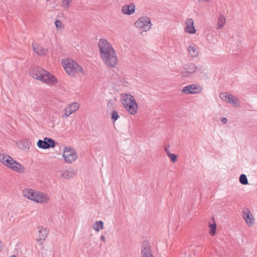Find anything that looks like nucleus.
Masks as SVG:
<instances>
[{
    "label": "nucleus",
    "mask_w": 257,
    "mask_h": 257,
    "mask_svg": "<svg viewBox=\"0 0 257 257\" xmlns=\"http://www.w3.org/2000/svg\"><path fill=\"white\" fill-rule=\"evenodd\" d=\"M219 97L221 99L224 101L225 100V92L220 93L219 94Z\"/></svg>",
    "instance_id": "38"
},
{
    "label": "nucleus",
    "mask_w": 257,
    "mask_h": 257,
    "mask_svg": "<svg viewBox=\"0 0 257 257\" xmlns=\"http://www.w3.org/2000/svg\"><path fill=\"white\" fill-rule=\"evenodd\" d=\"M100 56L105 64H117V58L112 45L105 39H101L98 42Z\"/></svg>",
    "instance_id": "1"
},
{
    "label": "nucleus",
    "mask_w": 257,
    "mask_h": 257,
    "mask_svg": "<svg viewBox=\"0 0 257 257\" xmlns=\"http://www.w3.org/2000/svg\"><path fill=\"white\" fill-rule=\"evenodd\" d=\"M242 217L248 226L251 227L254 224L255 218L248 208L244 207L242 209Z\"/></svg>",
    "instance_id": "8"
},
{
    "label": "nucleus",
    "mask_w": 257,
    "mask_h": 257,
    "mask_svg": "<svg viewBox=\"0 0 257 257\" xmlns=\"http://www.w3.org/2000/svg\"><path fill=\"white\" fill-rule=\"evenodd\" d=\"M41 82L50 86H57L60 83L58 78L54 74L47 70L44 73Z\"/></svg>",
    "instance_id": "4"
},
{
    "label": "nucleus",
    "mask_w": 257,
    "mask_h": 257,
    "mask_svg": "<svg viewBox=\"0 0 257 257\" xmlns=\"http://www.w3.org/2000/svg\"><path fill=\"white\" fill-rule=\"evenodd\" d=\"M108 66H109V65ZM109 66H110V67L111 68H114L115 66V65H109Z\"/></svg>",
    "instance_id": "41"
},
{
    "label": "nucleus",
    "mask_w": 257,
    "mask_h": 257,
    "mask_svg": "<svg viewBox=\"0 0 257 257\" xmlns=\"http://www.w3.org/2000/svg\"><path fill=\"white\" fill-rule=\"evenodd\" d=\"M226 98H227L228 102L233 106L238 107L239 106V99L230 94L226 95Z\"/></svg>",
    "instance_id": "20"
},
{
    "label": "nucleus",
    "mask_w": 257,
    "mask_h": 257,
    "mask_svg": "<svg viewBox=\"0 0 257 257\" xmlns=\"http://www.w3.org/2000/svg\"><path fill=\"white\" fill-rule=\"evenodd\" d=\"M121 101L124 107L130 114L135 115L137 113L138 105L133 95L130 94H122Z\"/></svg>",
    "instance_id": "2"
},
{
    "label": "nucleus",
    "mask_w": 257,
    "mask_h": 257,
    "mask_svg": "<svg viewBox=\"0 0 257 257\" xmlns=\"http://www.w3.org/2000/svg\"><path fill=\"white\" fill-rule=\"evenodd\" d=\"M14 165L15 167L13 169V171L19 173H23L25 172L24 167L18 162H15Z\"/></svg>",
    "instance_id": "25"
},
{
    "label": "nucleus",
    "mask_w": 257,
    "mask_h": 257,
    "mask_svg": "<svg viewBox=\"0 0 257 257\" xmlns=\"http://www.w3.org/2000/svg\"><path fill=\"white\" fill-rule=\"evenodd\" d=\"M11 257H17V256L15 255H13L11 256Z\"/></svg>",
    "instance_id": "42"
},
{
    "label": "nucleus",
    "mask_w": 257,
    "mask_h": 257,
    "mask_svg": "<svg viewBox=\"0 0 257 257\" xmlns=\"http://www.w3.org/2000/svg\"><path fill=\"white\" fill-rule=\"evenodd\" d=\"M110 115L111 116V119L113 122L115 121L119 117V115H118V112L115 110H113L112 111H111Z\"/></svg>",
    "instance_id": "33"
},
{
    "label": "nucleus",
    "mask_w": 257,
    "mask_h": 257,
    "mask_svg": "<svg viewBox=\"0 0 257 257\" xmlns=\"http://www.w3.org/2000/svg\"><path fill=\"white\" fill-rule=\"evenodd\" d=\"M63 157L66 163H71L77 159L76 153L73 149L65 147L63 153Z\"/></svg>",
    "instance_id": "7"
},
{
    "label": "nucleus",
    "mask_w": 257,
    "mask_h": 257,
    "mask_svg": "<svg viewBox=\"0 0 257 257\" xmlns=\"http://www.w3.org/2000/svg\"><path fill=\"white\" fill-rule=\"evenodd\" d=\"M196 70H199L200 72H202L196 65H184V67L182 71V75L183 77H187Z\"/></svg>",
    "instance_id": "13"
},
{
    "label": "nucleus",
    "mask_w": 257,
    "mask_h": 257,
    "mask_svg": "<svg viewBox=\"0 0 257 257\" xmlns=\"http://www.w3.org/2000/svg\"><path fill=\"white\" fill-rule=\"evenodd\" d=\"M72 0H62V7L65 10H68L72 3Z\"/></svg>",
    "instance_id": "34"
},
{
    "label": "nucleus",
    "mask_w": 257,
    "mask_h": 257,
    "mask_svg": "<svg viewBox=\"0 0 257 257\" xmlns=\"http://www.w3.org/2000/svg\"><path fill=\"white\" fill-rule=\"evenodd\" d=\"M75 69H76V73L78 72H83V68L81 65H75Z\"/></svg>",
    "instance_id": "37"
},
{
    "label": "nucleus",
    "mask_w": 257,
    "mask_h": 257,
    "mask_svg": "<svg viewBox=\"0 0 257 257\" xmlns=\"http://www.w3.org/2000/svg\"><path fill=\"white\" fill-rule=\"evenodd\" d=\"M188 51L192 57H196L198 54V51L195 46H189L188 48Z\"/></svg>",
    "instance_id": "26"
},
{
    "label": "nucleus",
    "mask_w": 257,
    "mask_h": 257,
    "mask_svg": "<svg viewBox=\"0 0 257 257\" xmlns=\"http://www.w3.org/2000/svg\"><path fill=\"white\" fill-rule=\"evenodd\" d=\"M62 64H77V63L71 58H68L62 59Z\"/></svg>",
    "instance_id": "32"
},
{
    "label": "nucleus",
    "mask_w": 257,
    "mask_h": 257,
    "mask_svg": "<svg viewBox=\"0 0 257 257\" xmlns=\"http://www.w3.org/2000/svg\"><path fill=\"white\" fill-rule=\"evenodd\" d=\"M100 239L103 241V242H105V237L104 236V235H101L100 236Z\"/></svg>",
    "instance_id": "39"
},
{
    "label": "nucleus",
    "mask_w": 257,
    "mask_h": 257,
    "mask_svg": "<svg viewBox=\"0 0 257 257\" xmlns=\"http://www.w3.org/2000/svg\"><path fill=\"white\" fill-rule=\"evenodd\" d=\"M166 152L167 156L170 158V160L173 163H175L177 160V156L176 154H172L166 149Z\"/></svg>",
    "instance_id": "29"
},
{
    "label": "nucleus",
    "mask_w": 257,
    "mask_h": 257,
    "mask_svg": "<svg viewBox=\"0 0 257 257\" xmlns=\"http://www.w3.org/2000/svg\"><path fill=\"white\" fill-rule=\"evenodd\" d=\"M57 143L52 139L45 137L44 140H39L37 145L38 147L42 149H48L53 148L56 146Z\"/></svg>",
    "instance_id": "6"
},
{
    "label": "nucleus",
    "mask_w": 257,
    "mask_h": 257,
    "mask_svg": "<svg viewBox=\"0 0 257 257\" xmlns=\"http://www.w3.org/2000/svg\"><path fill=\"white\" fill-rule=\"evenodd\" d=\"M141 249L142 257H154L151 249L150 242L148 240L143 242Z\"/></svg>",
    "instance_id": "10"
},
{
    "label": "nucleus",
    "mask_w": 257,
    "mask_h": 257,
    "mask_svg": "<svg viewBox=\"0 0 257 257\" xmlns=\"http://www.w3.org/2000/svg\"><path fill=\"white\" fill-rule=\"evenodd\" d=\"M46 1L48 2V1H49L50 0H46Z\"/></svg>",
    "instance_id": "43"
},
{
    "label": "nucleus",
    "mask_w": 257,
    "mask_h": 257,
    "mask_svg": "<svg viewBox=\"0 0 257 257\" xmlns=\"http://www.w3.org/2000/svg\"><path fill=\"white\" fill-rule=\"evenodd\" d=\"M39 238L36 239L38 242H39L42 244L44 240L46 239L49 233V230L42 226H39L38 227Z\"/></svg>",
    "instance_id": "11"
},
{
    "label": "nucleus",
    "mask_w": 257,
    "mask_h": 257,
    "mask_svg": "<svg viewBox=\"0 0 257 257\" xmlns=\"http://www.w3.org/2000/svg\"><path fill=\"white\" fill-rule=\"evenodd\" d=\"M231 44L235 46L238 50L240 49L242 46V41L239 39H237L234 42L233 40H230Z\"/></svg>",
    "instance_id": "31"
},
{
    "label": "nucleus",
    "mask_w": 257,
    "mask_h": 257,
    "mask_svg": "<svg viewBox=\"0 0 257 257\" xmlns=\"http://www.w3.org/2000/svg\"><path fill=\"white\" fill-rule=\"evenodd\" d=\"M185 25L184 31L186 33L190 34L196 33V30L194 26V21L192 19H187L185 22Z\"/></svg>",
    "instance_id": "15"
},
{
    "label": "nucleus",
    "mask_w": 257,
    "mask_h": 257,
    "mask_svg": "<svg viewBox=\"0 0 257 257\" xmlns=\"http://www.w3.org/2000/svg\"><path fill=\"white\" fill-rule=\"evenodd\" d=\"M136 27L141 30L142 32H147L151 28L152 24L150 19L146 16L140 18L134 24Z\"/></svg>",
    "instance_id": "3"
},
{
    "label": "nucleus",
    "mask_w": 257,
    "mask_h": 257,
    "mask_svg": "<svg viewBox=\"0 0 257 257\" xmlns=\"http://www.w3.org/2000/svg\"><path fill=\"white\" fill-rule=\"evenodd\" d=\"M31 145V142L29 139H25L21 141L18 144L19 148L25 151H27L29 150Z\"/></svg>",
    "instance_id": "18"
},
{
    "label": "nucleus",
    "mask_w": 257,
    "mask_h": 257,
    "mask_svg": "<svg viewBox=\"0 0 257 257\" xmlns=\"http://www.w3.org/2000/svg\"><path fill=\"white\" fill-rule=\"evenodd\" d=\"M49 200L47 195L42 192H36L33 201L40 203H46Z\"/></svg>",
    "instance_id": "12"
},
{
    "label": "nucleus",
    "mask_w": 257,
    "mask_h": 257,
    "mask_svg": "<svg viewBox=\"0 0 257 257\" xmlns=\"http://www.w3.org/2000/svg\"><path fill=\"white\" fill-rule=\"evenodd\" d=\"M212 222H209V224H208L209 228V233L211 236H213L215 235V233H216V224L214 221V217L212 218Z\"/></svg>",
    "instance_id": "23"
},
{
    "label": "nucleus",
    "mask_w": 257,
    "mask_h": 257,
    "mask_svg": "<svg viewBox=\"0 0 257 257\" xmlns=\"http://www.w3.org/2000/svg\"><path fill=\"white\" fill-rule=\"evenodd\" d=\"M36 191L31 189H27L23 191V195L28 199L33 200L35 197Z\"/></svg>",
    "instance_id": "22"
},
{
    "label": "nucleus",
    "mask_w": 257,
    "mask_h": 257,
    "mask_svg": "<svg viewBox=\"0 0 257 257\" xmlns=\"http://www.w3.org/2000/svg\"><path fill=\"white\" fill-rule=\"evenodd\" d=\"M78 108L79 103L77 102H73L65 109V113L62 117L65 118L68 117L71 114L76 111Z\"/></svg>",
    "instance_id": "16"
},
{
    "label": "nucleus",
    "mask_w": 257,
    "mask_h": 257,
    "mask_svg": "<svg viewBox=\"0 0 257 257\" xmlns=\"http://www.w3.org/2000/svg\"><path fill=\"white\" fill-rule=\"evenodd\" d=\"M225 24V17L223 15H221L218 19V22L217 25V29H222Z\"/></svg>",
    "instance_id": "28"
},
{
    "label": "nucleus",
    "mask_w": 257,
    "mask_h": 257,
    "mask_svg": "<svg viewBox=\"0 0 257 257\" xmlns=\"http://www.w3.org/2000/svg\"><path fill=\"white\" fill-rule=\"evenodd\" d=\"M220 120L223 123H225V117H222Z\"/></svg>",
    "instance_id": "40"
},
{
    "label": "nucleus",
    "mask_w": 257,
    "mask_h": 257,
    "mask_svg": "<svg viewBox=\"0 0 257 257\" xmlns=\"http://www.w3.org/2000/svg\"><path fill=\"white\" fill-rule=\"evenodd\" d=\"M104 227V223L102 221H97L93 225V228L96 231L98 232L100 229H102Z\"/></svg>",
    "instance_id": "27"
},
{
    "label": "nucleus",
    "mask_w": 257,
    "mask_h": 257,
    "mask_svg": "<svg viewBox=\"0 0 257 257\" xmlns=\"http://www.w3.org/2000/svg\"><path fill=\"white\" fill-rule=\"evenodd\" d=\"M66 72L70 75L74 76L76 74L75 65H63Z\"/></svg>",
    "instance_id": "24"
},
{
    "label": "nucleus",
    "mask_w": 257,
    "mask_h": 257,
    "mask_svg": "<svg viewBox=\"0 0 257 257\" xmlns=\"http://www.w3.org/2000/svg\"><path fill=\"white\" fill-rule=\"evenodd\" d=\"M46 71L38 65H31L29 74L33 78L41 81Z\"/></svg>",
    "instance_id": "5"
},
{
    "label": "nucleus",
    "mask_w": 257,
    "mask_h": 257,
    "mask_svg": "<svg viewBox=\"0 0 257 257\" xmlns=\"http://www.w3.org/2000/svg\"><path fill=\"white\" fill-rule=\"evenodd\" d=\"M55 25L57 29H63L64 28V25L58 20H56L55 22Z\"/></svg>",
    "instance_id": "35"
},
{
    "label": "nucleus",
    "mask_w": 257,
    "mask_h": 257,
    "mask_svg": "<svg viewBox=\"0 0 257 257\" xmlns=\"http://www.w3.org/2000/svg\"><path fill=\"white\" fill-rule=\"evenodd\" d=\"M11 159H13L9 155L0 153V161L7 167L11 163Z\"/></svg>",
    "instance_id": "21"
},
{
    "label": "nucleus",
    "mask_w": 257,
    "mask_h": 257,
    "mask_svg": "<svg viewBox=\"0 0 257 257\" xmlns=\"http://www.w3.org/2000/svg\"><path fill=\"white\" fill-rule=\"evenodd\" d=\"M239 180L242 185H247L248 183L246 176L245 174H241L239 177Z\"/></svg>",
    "instance_id": "30"
},
{
    "label": "nucleus",
    "mask_w": 257,
    "mask_h": 257,
    "mask_svg": "<svg viewBox=\"0 0 257 257\" xmlns=\"http://www.w3.org/2000/svg\"><path fill=\"white\" fill-rule=\"evenodd\" d=\"M136 7L134 4L124 5L121 8L122 13L125 15H131L135 12Z\"/></svg>",
    "instance_id": "17"
},
{
    "label": "nucleus",
    "mask_w": 257,
    "mask_h": 257,
    "mask_svg": "<svg viewBox=\"0 0 257 257\" xmlns=\"http://www.w3.org/2000/svg\"><path fill=\"white\" fill-rule=\"evenodd\" d=\"M32 48L34 52L39 56L45 55L48 52L47 48L37 43H33Z\"/></svg>",
    "instance_id": "14"
},
{
    "label": "nucleus",
    "mask_w": 257,
    "mask_h": 257,
    "mask_svg": "<svg viewBox=\"0 0 257 257\" xmlns=\"http://www.w3.org/2000/svg\"><path fill=\"white\" fill-rule=\"evenodd\" d=\"M11 163L9 164V165L7 167H8V168L11 169L12 170H13V169L15 167L14 162H17V161L14 159H11Z\"/></svg>",
    "instance_id": "36"
},
{
    "label": "nucleus",
    "mask_w": 257,
    "mask_h": 257,
    "mask_svg": "<svg viewBox=\"0 0 257 257\" xmlns=\"http://www.w3.org/2000/svg\"><path fill=\"white\" fill-rule=\"evenodd\" d=\"M76 175L75 171L71 168L66 170L61 174V177L65 179H69L74 177Z\"/></svg>",
    "instance_id": "19"
},
{
    "label": "nucleus",
    "mask_w": 257,
    "mask_h": 257,
    "mask_svg": "<svg viewBox=\"0 0 257 257\" xmlns=\"http://www.w3.org/2000/svg\"><path fill=\"white\" fill-rule=\"evenodd\" d=\"M202 90V87L196 84H192L185 86L182 89V92L185 94H194L199 93Z\"/></svg>",
    "instance_id": "9"
}]
</instances>
